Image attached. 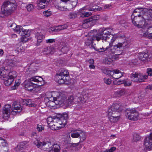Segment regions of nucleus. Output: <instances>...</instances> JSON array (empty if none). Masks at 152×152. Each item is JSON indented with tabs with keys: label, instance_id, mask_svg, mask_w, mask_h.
Wrapping results in <instances>:
<instances>
[{
	"label": "nucleus",
	"instance_id": "3c124183",
	"mask_svg": "<svg viewBox=\"0 0 152 152\" xmlns=\"http://www.w3.org/2000/svg\"><path fill=\"white\" fill-rule=\"evenodd\" d=\"M124 83L125 86H129L131 85L132 82L131 81H122L120 84ZM120 83H118V84Z\"/></svg>",
	"mask_w": 152,
	"mask_h": 152
},
{
	"label": "nucleus",
	"instance_id": "9b49d317",
	"mask_svg": "<svg viewBox=\"0 0 152 152\" xmlns=\"http://www.w3.org/2000/svg\"><path fill=\"white\" fill-rule=\"evenodd\" d=\"M148 77V75H141L140 74L136 73L131 74L130 77L131 80L137 82H141L143 81L144 79H146Z\"/></svg>",
	"mask_w": 152,
	"mask_h": 152
},
{
	"label": "nucleus",
	"instance_id": "a18cd8bd",
	"mask_svg": "<svg viewBox=\"0 0 152 152\" xmlns=\"http://www.w3.org/2000/svg\"><path fill=\"white\" fill-rule=\"evenodd\" d=\"M140 137L138 134L134 133L133 135V139L134 141L137 142L140 139Z\"/></svg>",
	"mask_w": 152,
	"mask_h": 152
},
{
	"label": "nucleus",
	"instance_id": "f8f14e48",
	"mask_svg": "<svg viewBox=\"0 0 152 152\" xmlns=\"http://www.w3.org/2000/svg\"><path fill=\"white\" fill-rule=\"evenodd\" d=\"M12 109L11 105L7 104L4 105L2 110L3 117L4 119L7 120L9 117L11 110Z\"/></svg>",
	"mask_w": 152,
	"mask_h": 152
},
{
	"label": "nucleus",
	"instance_id": "338daca9",
	"mask_svg": "<svg viewBox=\"0 0 152 152\" xmlns=\"http://www.w3.org/2000/svg\"><path fill=\"white\" fill-rule=\"evenodd\" d=\"M55 7L57 9L61 11H64L65 10V8L64 7H61L59 5H56Z\"/></svg>",
	"mask_w": 152,
	"mask_h": 152
},
{
	"label": "nucleus",
	"instance_id": "cd10ccee",
	"mask_svg": "<svg viewBox=\"0 0 152 152\" xmlns=\"http://www.w3.org/2000/svg\"><path fill=\"white\" fill-rule=\"evenodd\" d=\"M53 146V148L49 151V152H59L60 148L58 145L56 144Z\"/></svg>",
	"mask_w": 152,
	"mask_h": 152
},
{
	"label": "nucleus",
	"instance_id": "79ce46f5",
	"mask_svg": "<svg viewBox=\"0 0 152 152\" xmlns=\"http://www.w3.org/2000/svg\"><path fill=\"white\" fill-rule=\"evenodd\" d=\"M23 30V28L21 26L17 25V26L16 27L15 29H14V30L15 32L19 34Z\"/></svg>",
	"mask_w": 152,
	"mask_h": 152
},
{
	"label": "nucleus",
	"instance_id": "de8ad7c7",
	"mask_svg": "<svg viewBox=\"0 0 152 152\" xmlns=\"http://www.w3.org/2000/svg\"><path fill=\"white\" fill-rule=\"evenodd\" d=\"M69 50L68 47L66 46H63L61 49V51L63 53H66Z\"/></svg>",
	"mask_w": 152,
	"mask_h": 152
},
{
	"label": "nucleus",
	"instance_id": "4d7b16f0",
	"mask_svg": "<svg viewBox=\"0 0 152 152\" xmlns=\"http://www.w3.org/2000/svg\"><path fill=\"white\" fill-rule=\"evenodd\" d=\"M104 81L107 85H110L111 83V80L109 78H104Z\"/></svg>",
	"mask_w": 152,
	"mask_h": 152
},
{
	"label": "nucleus",
	"instance_id": "f03ea898",
	"mask_svg": "<svg viewBox=\"0 0 152 152\" xmlns=\"http://www.w3.org/2000/svg\"><path fill=\"white\" fill-rule=\"evenodd\" d=\"M106 30L100 28L97 32L96 30L94 29L88 32V37L85 40V44L86 45L93 46V43L95 41H97L100 40L105 41V37H103L107 33Z\"/></svg>",
	"mask_w": 152,
	"mask_h": 152
},
{
	"label": "nucleus",
	"instance_id": "72a5a7b5",
	"mask_svg": "<svg viewBox=\"0 0 152 152\" xmlns=\"http://www.w3.org/2000/svg\"><path fill=\"white\" fill-rule=\"evenodd\" d=\"M80 142H82L86 139V136L85 133L83 132L81 130V133L80 134Z\"/></svg>",
	"mask_w": 152,
	"mask_h": 152
},
{
	"label": "nucleus",
	"instance_id": "4be33fe9",
	"mask_svg": "<svg viewBox=\"0 0 152 152\" xmlns=\"http://www.w3.org/2000/svg\"><path fill=\"white\" fill-rule=\"evenodd\" d=\"M28 143V142L27 141L20 143L15 148V151L17 152H20L26 146V145Z\"/></svg>",
	"mask_w": 152,
	"mask_h": 152
},
{
	"label": "nucleus",
	"instance_id": "aec40b11",
	"mask_svg": "<svg viewBox=\"0 0 152 152\" xmlns=\"http://www.w3.org/2000/svg\"><path fill=\"white\" fill-rule=\"evenodd\" d=\"M93 47L96 51H97L99 53L101 52H104L105 53L107 54V55L110 54V46L109 45L106 48L102 47L101 48H97L94 47Z\"/></svg>",
	"mask_w": 152,
	"mask_h": 152
},
{
	"label": "nucleus",
	"instance_id": "864d4df0",
	"mask_svg": "<svg viewBox=\"0 0 152 152\" xmlns=\"http://www.w3.org/2000/svg\"><path fill=\"white\" fill-rule=\"evenodd\" d=\"M7 77L6 75H5L1 70H0V78L4 80L5 78H6Z\"/></svg>",
	"mask_w": 152,
	"mask_h": 152
},
{
	"label": "nucleus",
	"instance_id": "603ef678",
	"mask_svg": "<svg viewBox=\"0 0 152 152\" xmlns=\"http://www.w3.org/2000/svg\"><path fill=\"white\" fill-rule=\"evenodd\" d=\"M37 130L39 132H41L44 129V127L43 126L39 124H37Z\"/></svg>",
	"mask_w": 152,
	"mask_h": 152
},
{
	"label": "nucleus",
	"instance_id": "c85d7f7f",
	"mask_svg": "<svg viewBox=\"0 0 152 152\" xmlns=\"http://www.w3.org/2000/svg\"><path fill=\"white\" fill-rule=\"evenodd\" d=\"M53 47H47L45 48L42 50V52L45 53L46 54H52L53 52L52 51Z\"/></svg>",
	"mask_w": 152,
	"mask_h": 152
},
{
	"label": "nucleus",
	"instance_id": "bf43d9fd",
	"mask_svg": "<svg viewBox=\"0 0 152 152\" xmlns=\"http://www.w3.org/2000/svg\"><path fill=\"white\" fill-rule=\"evenodd\" d=\"M140 9H143V8H137L135 9V10L133 11V12L132 14V15H133V14H135L136 13H140ZM143 11L144 10H143Z\"/></svg>",
	"mask_w": 152,
	"mask_h": 152
},
{
	"label": "nucleus",
	"instance_id": "f704fd0d",
	"mask_svg": "<svg viewBox=\"0 0 152 152\" xmlns=\"http://www.w3.org/2000/svg\"><path fill=\"white\" fill-rule=\"evenodd\" d=\"M60 117L61 120L64 121V123H66L68 119V115L66 113H63L62 115H61Z\"/></svg>",
	"mask_w": 152,
	"mask_h": 152
},
{
	"label": "nucleus",
	"instance_id": "6e6552de",
	"mask_svg": "<svg viewBox=\"0 0 152 152\" xmlns=\"http://www.w3.org/2000/svg\"><path fill=\"white\" fill-rule=\"evenodd\" d=\"M126 115L130 120L136 121L138 118V112L134 109H127Z\"/></svg>",
	"mask_w": 152,
	"mask_h": 152
},
{
	"label": "nucleus",
	"instance_id": "7ed1b4c3",
	"mask_svg": "<svg viewBox=\"0 0 152 152\" xmlns=\"http://www.w3.org/2000/svg\"><path fill=\"white\" fill-rule=\"evenodd\" d=\"M16 7L15 0H8L4 1L0 11V17H4L11 15Z\"/></svg>",
	"mask_w": 152,
	"mask_h": 152
},
{
	"label": "nucleus",
	"instance_id": "e2e57ef3",
	"mask_svg": "<svg viewBox=\"0 0 152 152\" xmlns=\"http://www.w3.org/2000/svg\"><path fill=\"white\" fill-rule=\"evenodd\" d=\"M116 149V148L115 147H111L109 150L106 149L105 151L103 152H113Z\"/></svg>",
	"mask_w": 152,
	"mask_h": 152
},
{
	"label": "nucleus",
	"instance_id": "a19ab883",
	"mask_svg": "<svg viewBox=\"0 0 152 152\" xmlns=\"http://www.w3.org/2000/svg\"><path fill=\"white\" fill-rule=\"evenodd\" d=\"M130 44L128 41L124 42H123V47L124 49H126L129 48Z\"/></svg>",
	"mask_w": 152,
	"mask_h": 152
},
{
	"label": "nucleus",
	"instance_id": "a211bd4d",
	"mask_svg": "<svg viewBox=\"0 0 152 152\" xmlns=\"http://www.w3.org/2000/svg\"><path fill=\"white\" fill-rule=\"evenodd\" d=\"M67 27V26L66 25H63L58 26L49 28V31L50 32H56L66 29Z\"/></svg>",
	"mask_w": 152,
	"mask_h": 152
},
{
	"label": "nucleus",
	"instance_id": "39448f33",
	"mask_svg": "<svg viewBox=\"0 0 152 152\" xmlns=\"http://www.w3.org/2000/svg\"><path fill=\"white\" fill-rule=\"evenodd\" d=\"M131 19L133 23L135 26L138 28H141L145 24L146 20H152V15H150V17H147L145 14L143 15L133 14L131 15Z\"/></svg>",
	"mask_w": 152,
	"mask_h": 152
},
{
	"label": "nucleus",
	"instance_id": "ddd939ff",
	"mask_svg": "<svg viewBox=\"0 0 152 152\" xmlns=\"http://www.w3.org/2000/svg\"><path fill=\"white\" fill-rule=\"evenodd\" d=\"M12 113L15 114L18 113L21 111L22 108L20 104V102L18 101L14 102L12 104Z\"/></svg>",
	"mask_w": 152,
	"mask_h": 152
},
{
	"label": "nucleus",
	"instance_id": "4c0bfd02",
	"mask_svg": "<svg viewBox=\"0 0 152 152\" xmlns=\"http://www.w3.org/2000/svg\"><path fill=\"white\" fill-rule=\"evenodd\" d=\"M120 49H117L115 50V51L114 52H112L111 49L110 50V53L109 55H111V54H115L116 55H120L122 53V51L120 50Z\"/></svg>",
	"mask_w": 152,
	"mask_h": 152
},
{
	"label": "nucleus",
	"instance_id": "e433bc0d",
	"mask_svg": "<svg viewBox=\"0 0 152 152\" xmlns=\"http://www.w3.org/2000/svg\"><path fill=\"white\" fill-rule=\"evenodd\" d=\"M21 34L22 36L29 37L30 35L29 32L28 30L23 29V28L21 31Z\"/></svg>",
	"mask_w": 152,
	"mask_h": 152
},
{
	"label": "nucleus",
	"instance_id": "774afa93",
	"mask_svg": "<svg viewBox=\"0 0 152 152\" xmlns=\"http://www.w3.org/2000/svg\"><path fill=\"white\" fill-rule=\"evenodd\" d=\"M7 149L5 147H1L0 149V152H7Z\"/></svg>",
	"mask_w": 152,
	"mask_h": 152
},
{
	"label": "nucleus",
	"instance_id": "dca6fc26",
	"mask_svg": "<svg viewBox=\"0 0 152 152\" xmlns=\"http://www.w3.org/2000/svg\"><path fill=\"white\" fill-rule=\"evenodd\" d=\"M35 37L37 42L40 43L42 42L45 37V31L44 30H39L35 34Z\"/></svg>",
	"mask_w": 152,
	"mask_h": 152
},
{
	"label": "nucleus",
	"instance_id": "5701e85b",
	"mask_svg": "<svg viewBox=\"0 0 152 152\" xmlns=\"http://www.w3.org/2000/svg\"><path fill=\"white\" fill-rule=\"evenodd\" d=\"M138 58L142 61H147L149 58V55L147 53H140L139 54Z\"/></svg>",
	"mask_w": 152,
	"mask_h": 152
},
{
	"label": "nucleus",
	"instance_id": "c03bdc74",
	"mask_svg": "<svg viewBox=\"0 0 152 152\" xmlns=\"http://www.w3.org/2000/svg\"><path fill=\"white\" fill-rule=\"evenodd\" d=\"M27 10L28 12L33 11L34 9V6L32 4H29L27 5L26 7Z\"/></svg>",
	"mask_w": 152,
	"mask_h": 152
},
{
	"label": "nucleus",
	"instance_id": "f257e3e1",
	"mask_svg": "<svg viewBox=\"0 0 152 152\" xmlns=\"http://www.w3.org/2000/svg\"><path fill=\"white\" fill-rule=\"evenodd\" d=\"M88 99V94L85 92H83L82 94L78 93L74 95L70 96L67 99H66L65 95L59 93L58 96L55 99L54 101L56 103L59 105L63 104L69 106L73 104L84 103Z\"/></svg>",
	"mask_w": 152,
	"mask_h": 152
},
{
	"label": "nucleus",
	"instance_id": "5fc2aeb1",
	"mask_svg": "<svg viewBox=\"0 0 152 152\" xmlns=\"http://www.w3.org/2000/svg\"><path fill=\"white\" fill-rule=\"evenodd\" d=\"M59 117L54 116L53 117V124H58V122Z\"/></svg>",
	"mask_w": 152,
	"mask_h": 152
},
{
	"label": "nucleus",
	"instance_id": "2f4dec72",
	"mask_svg": "<svg viewBox=\"0 0 152 152\" xmlns=\"http://www.w3.org/2000/svg\"><path fill=\"white\" fill-rule=\"evenodd\" d=\"M17 76V72L15 71H13L10 72L9 73L8 76L10 78L13 79L14 80V79Z\"/></svg>",
	"mask_w": 152,
	"mask_h": 152
},
{
	"label": "nucleus",
	"instance_id": "8fccbe9b",
	"mask_svg": "<svg viewBox=\"0 0 152 152\" xmlns=\"http://www.w3.org/2000/svg\"><path fill=\"white\" fill-rule=\"evenodd\" d=\"M92 15V13L90 12H83L82 13V15L81 16L82 17H88Z\"/></svg>",
	"mask_w": 152,
	"mask_h": 152
},
{
	"label": "nucleus",
	"instance_id": "680f3d73",
	"mask_svg": "<svg viewBox=\"0 0 152 152\" xmlns=\"http://www.w3.org/2000/svg\"><path fill=\"white\" fill-rule=\"evenodd\" d=\"M143 36L144 37H147L149 39H151V33L148 34V32H145L143 34Z\"/></svg>",
	"mask_w": 152,
	"mask_h": 152
},
{
	"label": "nucleus",
	"instance_id": "4468645a",
	"mask_svg": "<svg viewBox=\"0 0 152 152\" xmlns=\"http://www.w3.org/2000/svg\"><path fill=\"white\" fill-rule=\"evenodd\" d=\"M144 144L146 149L149 150L152 149V133L145 138Z\"/></svg>",
	"mask_w": 152,
	"mask_h": 152
},
{
	"label": "nucleus",
	"instance_id": "c9c22d12",
	"mask_svg": "<svg viewBox=\"0 0 152 152\" xmlns=\"http://www.w3.org/2000/svg\"><path fill=\"white\" fill-rule=\"evenodd\" d=\"M143 10L145 11H149L148 14V13H146L145 14L147 16V17H150V15L151 16L152 15V7L147 8H143Z\"/></svg>",
	"mask_w": 152,
	"mask_h": 152
},
{
	"label": "nucleus",
	"instance_id": "bb28decb",
	"mask_svg": "<svg viewBox=\"0 0 152 152\" xmlns=\"http://www.w3.org/2000/svg\"><path fill=\"white\" fill-rule=\"evenodd\" d=\"M101 18V16L99 15H95L91 16V17L89 18L91 22L94 23L93 25H94L96 23V20H98Z\"/></svg>",
	"mask_w": 152,
	"mask_h": 152
},
{
	"label": "nucleus",
	"instance_id": "49530a36",
	"mask_svg": "<svg viewBox=\"0 0 152 152\" xmlns=\"http://www.w3.org/2000/svg\"><path fill=\"white\" fill-rule=\"evenodd\" d=\"M27 105L31 107H34L36 106V104L35 103H33L31 100L27 99Z\"/></svg>",
	"mask_w": 152,
	"mask_h": 152
},
{
	"label": "nucleus",
	"instance_id": "09e8293b",
	"mask_svg": "<svg viewBox=\"0 0 152 152\" xmlns=\"http://www.w3.org/2000/svg\"><path fill=\"white\" fill-rule=\"evenodd\" d=\"M43 14L44 16L48 17L51 15L52 12L50 11L47 10L44 11Z\"/></svg>",
	"mask_w": 152,
	"mask_h": 152
},
{
	"label": "nucleus",
	"instance_id": "0eeeda50",
	"mask_svg": "<svg viewBox=\"0 0 152 152\" xmlns=\"http://www.w3.org/2000/svg\"><path fill=\"white\" fill-rule=\"evenodd\" d=\"M69 75V72L67 70L62 69L59 74H56L55 77L58 83L60 84H62L66 80V77Z\"/></svg>",
	"mask_w": 152,
	"mask_h": 152
},
{
	"label": "nucleus",
	"instance_id": "6ab92c4d",
	"mask_svg": "<svg viewBox=\"0 0 152 152\" xmlns=\"http://www.w3.org/2000/svg\"><path fill=\"white\" fill-rule=\"evenodd\" d=\"M108 115L109 116V120L112 123L116 122L119 118V116L118 114L111 113V115H109V112H108Z\"/></svg>",
	"mask_w": 152,
	"mask_h": 152
},
{
	"label": "nucleus",
	"instance_id": "20e7f679",
	"mask_svg": "<svg viewBox=\"0 0 152 152\" xmlns=\"http://www.w3.org/2000/svg\"><path fill=\"white\" fill-rule=\"evenodd\" d=\"M44 84V80L41 77L39 76L33 77L29 79L28 81L25 82V88L28 91H35V88L34 87V85L41 86Z\"/></svg>",
	"mask_w": 152,
	"mask_h": 152
},
{
	"label": "nucleus",
	"instance_id": "052dcab7",
	"mask_svg": "<svg viewBox=\"0 0 152 152\" xmlns=\"http://www.w3.org/2000/svg\"><path fill=\"white\" fill-rule=\"evenodd\" d=\"M28 37L22 36L23 38L21 39V41L23 43H25L28 41L29 39V38H28Z\"/></svg>",
	"mask_w": 152,
	"mask_h": 152
},
{
	"label": "nucleus",
	"instance_id": "2eb2a0df",
	"mask_svg": "<svg viewBox=\"0 0 152 152\" xmlns=\"http://www.w3.org/2000/svg\"><path fill=\"white\" fill-rule=\"evenodd\" d=\"M106 71L107 72V74H109L111 77L115 79H118L123 76L122 73L118 70Z\"/></svg>",
	"mask_w": 152,
	"mask_h": 152
},
{
	"label": "nucleus",
	"instance_id": "1a4fd4ad",
	"mask_svg": "<svg viewBox=\"0 0 152 152\" xmlns=\"http://www.w3.org/2000/svg\"><path fill=\"white\" fill-rule=\"evenodd\" d=\"M122 110L123 107L121 103H115L108 109V112H109V115H111V113L118 114V113L121 111Z\"/></svg>",
	"mask_w": 152,
	"mask_h": 152
},
{
	"label": "nucleus",
	"instance_id": "37998d69",
	"mask_svg": "<svg viewBox=\"0 0 152 152\" xmlns=\"http://www.w3.org/2000/svg\"><path fill=\"white\" fill-rule=\"evenodd\" d=\"M16 61L14 60L9 59L8 60V65L12 66H14L16 64Z\"/></svg>",
	"mask_w": 152,
	"mask_h": 152
},
{
	"label": "nucleus",
	"instance_id": "393cba45",
	"mask_svg": "<svg viewBox=\"0 0 152 152\" xmlns=\"http://www.w3.org/2000/svg\"><path fill=\"white\" fill-rule=\"evenodd\" d=\"M81 133V130H75L71 131V136L73 138H76L79 137L80 134Z\"/></svg>",
	"mask_w": 152,
	"mask_h": 152
},
{
	"label": "nucleus",
	"instance_id": "412c9836",
	"mask_svg": "<svg viewBox=\"0 0 152 152\" xmlns=\"http://www.w3.org/2000/svg\"><path fill=\"white\" fill-rule=\"evenodd\" d=\"M82 26L83 28H87L88 27L93 26V23L90 20L89 18L83 20L82 23Z\"/></svg>",
	"mask_w": 152,
	"mask_h": 152
},
{
	"label": "nucleus",
	"instance_id": "6e6d98bb",
	"mask_svg": "<svg viewBox=\"0 0 152 152\" xmlns=\"http://www.w3.org/2000/svg\"><path fill=\"white\" fill-rule=\"evenodd\" d=\"M66 123H64V121L61 120V118L59 117L58 120V126H59L60 125L62 124H65Z\"/></svg>",
	"mask_w": 152,
	"mask_h": 152
},
{
	"label": "nucleus",
	"instance_id": "69168bd1",
	"mask_svg": "<svg viewBox=\"0 0 152 152\" xmlns=\"http://www.w3.org/2000/svg\"><path fill=\"white\" fill-rule=\"evenodd\" d=\"M56 41V39H47L46 40V42L47 43H50L54 42Z\"/></svg>",
	"mask_w": 152,
	"mask_h": 152
},
{
	"label": "nucleus",
	"instance_id": "9d476101",
	"mask_svg": "<svg viewBox=\"0 0 152 152\" xmlns=\"http://www.w3.org/2000/svg\"><path fill=\"white\" fill-rule=\"evenodd\" d=\"M34 143L38 148H43L46 150L48 149L53 145L51 143L48 142H45L43 141H41L37 140L34 141Z\"/></svg>",
	"mask_w": 152,
	"mask_h": 152
},
{
	"label": "nucleus",
	"instance_id": "473e14b6",
	"mask_svg": "<svg viewBox=\"0 0 152 152\" xmlns=\"http://www.w3.org/2000/svg\"><path fill=\"white\" fill-rule=\"evenodd\" d=\"M87 9L89 10L93 11L95 12L98 10H101L102 9L101 7L96 6H93L92 7H87Z\"/></svg>",
	"mask_w": 152,
	"mask_h": 152
},
{
	"label": "nucleus",
	"instance_id": "c756f323",
	"mask_svg": "<svg viewBox=\"0 0 152 152\" xmlns=\"http://www.w3.org/2000/svg\"><path fill=\"white\" fill-rule=\"evenodd\" d=\"M125 93V90L124 89H121L115 92V96L117 97H120L124 95Z\"/></svg>",
	"mask_w": 152,
	"mask_h": 152
},
{
	"label": "nucleus",
	"instance_id": "58836bf2",
	"mask_svg": "<svg viewBox=\"0 0 152 152\" xmlns=\"http://www.w3.org/2000/svg\"><path fill=\"white\" fill-rule=\"evenodd\" d=\"M49 127L52 130H58V128L59 126H58V124H53L51 123L49 125H48Z\"/></svg>",
	"mask_w": 152,
	"mask_h": 152
},
{
	"label": "nucleus",
	"instance_id": "f3484780",
	"mask_svg": "<svg viewBox=\"0 0 152 152\" xmlns=\"http://www.w3.org/2000/svg\"><path fill=\"white\" fill-rule=\"evenodd\" d=\"M61 1L65 3L68 1H69L70 2L68 7V9L66 8L65 10H66L67 9L68 10H70L72 9L73 8L75 7L78 2V0H61Z\"/></svg>",
	"mask_w": 152,
	"mask_h": 152
},
{
	"label": "nucleus",
	"instance_id": "b1692460",
	"mask_svg": "<svg viewBox=\"0 0 152 152\" xmlns=\"http://www.w3.org/2000/svg\"><path fill=\"white\" fill-rule=\"evenodd\" d=\"M37 4L40 9H43L47 6L48 3L45 0H37Z\"/></svg>",
	"mask_w": 152,
	"mask_h": 152
},
{
	"label": "nucleus",
	"instance_id": "ea45409f",
	"mask_svg": "<svg viewBox=\"0 0 152 152\" xmlns=\"http://www.w3.org/2000/svg\"><path fill=\"white\" fill-rule=\"evenodd\" d=\"M68 16L69 18L70 19H74L76 18L77 16V14L74 12H70Z\"/></svg>",
	"mask_w": 152,
	"mask_h": 152
},
{
	"label": "nucleus",
	"instance_id": "0e129e2a",
	"mask_svg": "<svg viewBox=\"0 0 152 152\" xmlns=\"http://www.w3.org/2000/svg\"><path fill=\"white\" fill-rule=\"evenodd\" d=\"M147 73L148 75L151 76H152V69L148 68L147 69Z\"/></svg>",
	"mask_w": 152,
	"mask_h": 152
},
{
	"label": "nucleus",
	"instance_id": "13d9d810",
	"mask_svg": "<svg viewBox=\"0 0 152 152\" xmlns=\"http://www.w3.org/2000/svg\"><path fill=\"white\" fill-rule=\"evenodd\" d=\"M53 118L52 117H49L47 118V121L48 125L50 124L51 123H53Z\"/></svg>",
	"mask_w": 152,
	"mask_h": 152
},
{
	"label": "nucleus",
	"instance_id": "7c9ffc66",
	"mask_svg": "<svg viewBox=\"0 0 152 152\" xmlns=\"http://www.w3.org/2000/svg\"><path fill=\"white\" fill-rule=\"evenodd\" d=\"M7 145V140L2 137H0V147H6Z\"/></svg>",
	"mask_w": 152,
	"mask_h": 152
},
{
	"label": "nucleus",
	"instance_id": "a878e982",
	"mask_svg": "<svg viewBox=\"0 0 152 152\" xmlns=\"http://www.w3.org/2000/svg\"><path fill=\"white\" fill-rule=\"evenodd\" d=\"M13 81V79L10 78L7 76L4 79V83L6 86H9L12 83Z\"/></svg>",
	"mask_w": 152,
	"mask_h": 152
},
{
	"label": "nucleus",
	"instance_id": "423d86ee",
	"mask_svg": "<svg viewBox=\"0 0 152 152\" xmlns=\"http://www.w3.org/2000/svg\"><path fill=\"white\" fill-rule=\"evenodd\" d=\"M106 32L107 33L106 35H105L103 37H105L104 41L108 42L112 52H114L115 50L120 49L121 48L123 47V42H119L116 45L113 46V43L115 41L117 38L111 34L107 30Z\"/></svg>",
	"mask_w": 152,
	"mask_h": 152
}]
</instances>
